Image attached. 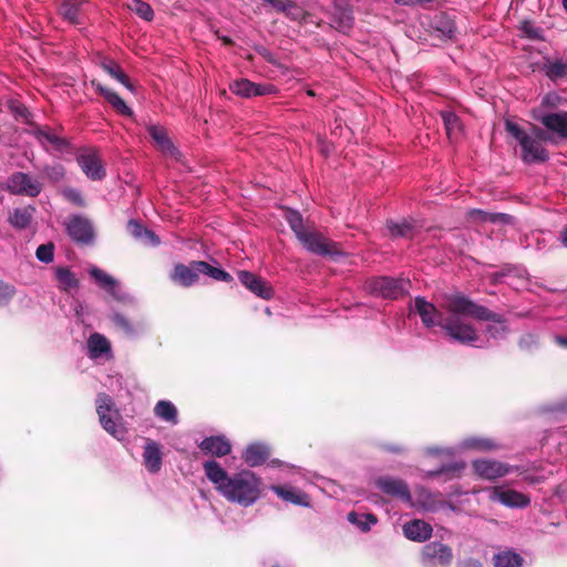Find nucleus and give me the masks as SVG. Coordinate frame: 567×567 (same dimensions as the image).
I'll list each match as a JSON object with an SVG mask.
<instances>
[{"mask_svg": "<svg viewBox=\"0 0 567 567\" xmlns=\"http://www.w3.org/2000/svg\"><path fill=\"white\" fill-rule=\"evenodd\" d=\"M230 91L241 97H254L274 94L277 92L276 87L269 83H254L247 79L234 81L229 85Z\"/></svg>", "mask_w": 567, "mask_h": 567, "instance_id": "obj_13", "label": "nucleus"}, {"mask_svg": "<svg viewBox=\"0 0 567 567\" xmlns=\"http://www.w3.org/2000/svg\"><path fill=\"white\" fill-rule=\"evenodd\" d=\"M18 114H19L20 116L25 117L27 110H25V109H22V110H20V109H19Z\"/></svg>", "mask_w": 567, "mask_h": 567, "instance_id": "obj_59", "label": "nucleus"}, {"mask_svg": "<svg viewBox=\"0 0 567 567\" xmlns=\"http://www.w3.org/2000/svg\"><path fill=\"white\" fill-rule=\"evenodd\" d=\"M524 558L516 551L507 549L493 556L494 567H523Z\"/></svg>", "mask_w": 567, "mask_h": 567, "instance_id": "obj_30", "label": "nucleus"}, {"mask_svg": "<svg viewBox=\"0 0 567 567\" xmlns=\"http://www.w3.org/2000/svg\"><path fill=\"white\" fill-rule=\"evenodd\" d=\"M377 486L385 494L398 497L401 501H411L408 485L401 480L393 477H381L377 481Z\"/></svg>", "mask_w": 567, "mask_h": 567, "instance_id": "obj_18", "label": "nucleus"}, {"mask_svg": "<svg viewBox=\"0 0 567 567\" xmlns=\"http://www.w3.org/2000/svg\"><path fill=\"white\" fill-rule=\"evenodd\" d=\"M35 136L43 146L51 145L56 151H62L66 146L63 138L50 131L38 130Z\"/></svg>", "mask_w": 567, "mask_h": 567, "instance_id": "obj_37", "label": "nucleus"}, {"mask_svg": "<svg viewBox=\"0 0 567 567\" xmlns=\"http://www.w3.org/2000/svg\"><path fill=\"white\" fill-rule=\"evenodd\" d=\"M80 6L78 2L62 0L59 12L69 22L79 23Z\"/></svg>", "mask_w": 567, "mask_h": 567, "instance_id": "obj_41", "label": "nucleus"}, {"mask_svg": "<svg viewBox=\"0 0 567 567\" xmlns=\"http://www.w3.org/2000/svg\"><path fill=\"white\" fill-rule=\"evenodd\" d=\"M472 465L477 476L488 481L502 478L514 471L513 466L491 458L475 460Z\"/></svg>", "mask_w": 567, "mask_h": 567, "instance_id": "obj_12", "label": "nucleus"}, {"mask_svg": "<svg viewBox=\"0 0 567 567\" xmlns=\"http://www.w3.org/2000/svg\"><path fill=\"white\" fill-rule=\"evenodd\" d=\"M348 520L362 532L370 530V528L378 522L373 514H358L354 512L348 514Z\"/></svg>", "mask_w": 567, "mask_h": 567, "instance_id": "obj_39", "label": "nucleus"}, {"mask_svg": "<svg viewBox=\"0 0 567 567\" xmlns=\"http://www.w3.org/2000/svg\"><path fill=\"white\" fill-rule=\"evenodd\" d=\"M432 526L424 520L413 519L403 525L404 536L413 542H425L432 535Z\"/></svg>", "mask_w": 567, "mask_h": 567, "instance_id": "obj_20", "label": "nucleus"}, {"mask_svg": "<svg viewBox=\"0 0 567 567\" xmlns=\"http://www.w3.org/2000/svg\"><path fill=\"white\" fill-rule=\"evenodd\" d=\"M270 489L285 502L303 507L310 506L309 496L296 487L289 485H272Z\"/></svg>", "mask_w": 567, "mask_h": 567, "instance_id": "obj_19", "label": "nucleus"}, {"mask_svg": "<svg viewBox=\"0 0 567 567\" xmlns=\"http://www.w3.org/2000/svg\"><path fill=\"white\" fill-rule=\"evenodd\" d=\"M353 22V17L349 10L340 11L339 16L334 18V25L341 32H347Z\"/></svg>", "mask_w": 567, "mask_h": 567, "instance_id": "obj_45", "label": "nucleus"}, {"mask_svg": "<svg viewBox=\"0 0 567 567\" xmlns=\"http://www.w3.org/2000/svg\"><path fill=\"white\" fill-rule=\"evenodd\" d=\"M567 12V0H559Z\"/></svg>", "mask_w": 567, "mask_h": 567, "instance_id": "obj_60", "label": "nucleus"}, {"mask_svg": "<svg viewBox=\"0 0 567 567\" xmlns=\"http://www.w3.org/2000/svg\"><path fill=\"white\" fill-rule=\"evenodd\" d=\"M442 118H443L449 138L451 141L456 140L462 132V124L460 122V118L452 112H443Z\"/></svg>", "mask_w": 567, "mask_h": 567, "instance_id": "obj_36", "label": "nucleus"}, {"mask_svg": "<svg viewBox=\"0 0 567 567\" xmlns=\"http://www.w3.org/2000/svg\"><path fill=\"white\" fill-rule=\"evenodd\" d=\"M44 173L51 181L58 182L64 176V168L60 164H56L45 167Z\"/></svg>", "mask_w": 567, "mask_h": 567, "instance_id": "obj_48", "label": "nucleus"}, {"mask_svg": "<svg viewBox=\"0 0 567 567\" xmlns=\"http://www.w3.org/2000/svg\"><path fill=\"white\" fill-rule=\"evenodd\" d=\"M423 508L426 509V511H434L435 507L432 503H423Z\"/></svg>", "mask_w": 567, "mask_h": 567, "instance_id": "obj_58", "label": "nucleus"}, {"mask_svg": "<svg viewBox=\"0 0 567 567\" xmlns=\"http://www.w3.org/2000/svg\"><path fill=\"white\" fill-rule=\"evenodd\" d=\"M238 278L247 289L258 297L264 299H269L271 297V288L256 275L249 271H240Z\"/></svg>", "mask_w": 567, "mask_h": 567, "instance_id": "obj_21", "label": "nucleus"}, {"mask_svg": "<svg viewBox=\"0 0 567 567\" xmlns=\"http://www.w3.org/2000/svg\"><path fill=\"white\" fill-rule=\"evenodd\" d=\"M89 274L101 288L107 290L110 293L117 298L115 292L117 281L112 276L97 268L96 266H91L89 268Z\"/></svg>", "mask_w": 567, "mask_h": 567, "instance_id": "obj_31", "label": "nucleus"}, {"mask_svg": "<svg viewBox=\"0 0 567 567\" xmlns=\"http://www.w3.org/2000/svg\"><path fill=\"white\" fill-rule=\"evenodd\" d=\"M302 246L310 252L320 256H340L341 251L338 244L329 240L318 231L307 229L302 236L298 238Z\"/></svg>", "mask_w": 567, "mask_h": 567, "instance_id": "obj_9", "label": "nucleus"}, {"mask_svg": "<svg viewBox=\"0 0 567 567\" xmlns=\"http://www.w3.org/2000/svg\"><path fill=\"white\" fill-rule=\"evenodd\" d=\"M453 560L451 547L441 542L426 544L421 551L423 567H449Z\"/></svg>", "mask_w": 567, "mask_h": 567, "instance_id": "obj_8", "label": "nucleus"}, {"mask_svg": "<svg viewBox=\"0 0 567 567\" xmlns=\"http://www.w3.org/2000/svg\"><path fill=\"white\" fill-rule=\"evenodd\" d=\"M447 309L452 312V318L444 324L445 333L463 344H470L476 348L487 346V339L482 337L471 324L468 319L487 321L485 328L488 339L498 340L506 336L508 329L501 315H497L486 307L480 306L466 297H456L450 300Z\"/></svg>", "mask_w": 567, "mask_h": 567, "instance_id": "obj_1", "label": "nucleus"}, {"mask_svg": "<svg viewBox=\"0 0 567 567\" xmlns=\"http://www.w3.org/2000/svg\"><path fill=\"white\" fill-rule=\"evenodd\" d=\"M271 4L277 11L284 12L292 20H300L305 17L303 9L291 0H264Z\"/></svg>", "mask_w": 567, "mask_h": 567, "instance_id": "obj_27", "label": "nucleus"}, {"mask_svg": "<svg viewBox=\"0 0 567 567\" xmlns=\"http://www.w3.org/2000/svg\"><path fill=\"white\" fill-rule=\"evenodd\" d=\"M371 293L384 298L395 299L405 291V282L393 278L382 277L371 280L368 284Z\"/></svg>", "mask_w": 567, "mask_h": 567, "instance_id": "obj_15", "label": "nucleus"}, {"mask_svg": "<svg viewBox=\"0 0 567 567\" xmlns=\"http://www.w3.org/2000/svg\"><path fill=\"white\" fill-rule=\"evenodd\" d=\"M388 229L393 237H410L412 236V226L408 221L402 223H388Z\"/></svg>", "mask_w": 567, "mask_h": 567, "instance_id": "obj_44", "label": "nucleus"}, {"mask_svg": "<svg viewBox=\"0 0 567 567\" xmlns=\"http://www.w3.org/2000/svg\"><path fill=\"white\" fill-rule=\"evenodd\" d=\"M112 321L113 323L115 324V327L121 330L123 333H125L126 336H133L134 334V328L133 326L130 323V321L123 317L122 315L120 313H114L112 316Z\"/></svg>", "mask_w": 567, "mask_h": 567, "instance_id": "obj_47", "label": "nucleus"}, {"mask_svg": "<svg viewBox=\"0 0 567 567\" xmlns=\"http://www.w3.org/2000/svg\"><path fill=\"white\" fill-rule=\"evenodd\" d=\"M465 467V464L463 462L461 463H455L453 465H449V466H442L440 467L439 470L436 471H432V472H429V475L430 476H436L441 473H444V472H450V471H461Z\"/></svg>", "mask_w": 567, "mask_h": 567, "instance_id": "obj_52", "label": "nucleus"}, {"mask_svg": "<svg viewBox=\"0 0 567 567\" xmlns=\"http://www.w3.org/2000/svg\"><path fill=\"white\" fill-rule=\"evenodd\" d=\"M128 233L147 246H157L159 244L158 237L150 229L144 228L141 224L135 220H130L127 224Z\"/></svg>", "mask_w": 567, "mask_h": 567, "instance_id": "obj_26", "label": "nucleus"}, {"mask_svg": "<svg viewBox=\"0 0 567 567\" xmlns=\"http://www.w3.org/2000/svg\"><path fill=\"white\" fill-rule=\"evenodd\" d=\"M93 85L95 86L96 91L100 92L101 95L104 96V99L122 115H125V116H132L133 115V111L131 107H128L126 105V103L124 102V100L116 93L114 92L113 90L111 89H107L105 86H103L102 84L100 83H94L93 82Z\"/></svg>", "mask_w": 567, "mask_h": 567, "instance_id": "obj_25", "label": "nucleus"}, {"mask_svg": "<svg viewBox=\"0 0 567 567\" xmlns=\"http://www.w3.org/2000/svg\"><path fill=\"white\" fill-rule=\"evenodd\" d=\"M534 118L539 121L550 133L548 142L557 144L559 140L567 141V112H537Z\"/></svg>", "mask_w": 567, "mask_h": 567, "instance_id": "obj_7", "label": "nucleus"}, {"mask_svg": "<svg viewBox=\"0 0 567 567\" xmlns=\"http://www.w3.org/2000/svg\"><path fill=\"white\" fill-rule=\"evenodd\" d=\"M561 96H559L557 93H548L543 97L542 104L544 106L548 107H557L561 104Z\"/></svg>", "mask_w": 567, "mask_h": 567, "instance_id": "obj_50", "label": "nucleus"}, {"mask_svg": "<svg viewBox=\"0 0 567 567\" xmlns=\"http://www.w3.org/2000/svg\"><path fill=\"white\" fill-rule=\"evenodd\" d=\"M95 403L96 413L102 427L116 440H124L126 435V427L112 398L105 393H100Z\"/></svg>", "mask_w": 567, "mask_h": 567, "instance_id": "obj_5", "label": "nucleus"}, {"mask_svg": "<svg viewBox=\"0 0 567 567\" xmlns=\"http://www.w3.org/2000/svg\"><path fill=\"white\" fill-rule=\"evenodd\" d=\"M457 449L460 451L473 450L478 452H488L496 450L497 444L491 439L472 436L463 440L458 444Z\"/></svg>", "mask_w": 567, "mask_h": 567, "instance_id": "obj_29", "label": "nucleus"}, {"mask_svg": "<svg viewBox=\"0 0 567 567\" xmlns=\"http://www.w3.org/2000/svg\"><path fill=\"white\" fill-rule=\"evenodd\" d=\"M506 131L517 141L522 148V159L524 163H543L548 161L549 155L543 146L542 141H547V134L539 127L534 126V136L527 134L516 123L507 120L505 122Z\"/></svg>", "mask_w": 567, "mask_h": 567, "instance_id": "obj_3", "label": "nucleus"}, {"mask_svg": "<svg viewBox=\"0 0 567 567\" xmlns=\"http://www.w3.org/2000/svg\"><path fill=\"white\" fill-rule=\"evenodd\" d=\"M64 195L69 200L73 202L80 206H82L84 204L81 193L76 189H73V188L65 189Z\"/></svg>", "mask_w": 567, "mask_h": 567, "instance_id": "obj_51", "label": "nucleus"}, {"mask_svg": "<svg viewBox=\"0 0 567 567\" xmlns=\"http://www.w3.org/2000/svg\"><path fill=\"white\" fill-rule=\"evenodd\" d=\"M544 68L546 75L553 81L567 79V62L561 60H548Z\"/></svg>", "mask_w": 567, "mask_h": 567, "instance_id": "obj_35", "label": "nucleus"}, {"mask_svg": "<svg viewBox=\"0 0 567 567\" xmlns=\"http://www.w3.org/2000/svg\"><path fill=\"white\" fill-rule=\"evenodd\" d=\"M35 256L38 260H40L41 262H51L54 257V245L52 243L40 245L37 248Z\"/></svg>", "mask_w": 567, "mask_h": 567, "instance_id": "obj_46", "label": "nucleus"}, {"mask_svg": "<svg viewBox=\"0 0 567 567\" xmlns=\"http://www.w3.org/2000/svg\"><path fill=\"white\" fill-rule=\"evenodd\" d=\"M456 567H483V565L478 560L468 558L458 561Z\"/></svg>", "mask_w": 567, "mask_h": 567, "instance_id": "obj_53", "label": "nucleus"}, {"mask_svg": "<svg viewBox=\"0 0 567 567\" xmlns=\"http://www.w3.org/2000/svg\"><path fill=\"white\" fill-rule=\"evenodd\" d=\"M83 173L92 181H101L105 176L102 161L95 150H85L76 157Z\"/></svg>", "mask_w": 567, "mask_h": 567, "instance_id": "obj_14", "label": "nucleus"}, {"mask_svg": "<svg viewBox=\"0 0 567 567\" xmlns=\"http://www.w3.org/2000/svg\"><path fill=\"white\" fill-rule=\"evenodd\" d=\"M143 460L150 473H157L162 466V451L159 444L148 440L144 446Z\"/></svg>", "mask_w": 567, "mask_h": 567, "instance_id": "obj_24", "label": "nucleus"}, {"mask_svg": "<svg viewBox=\"0 0 567 567\" xmlns=\"http://www.w3.org/2000/svg\"><path fill=\"white\" fill-rule=\"evenodd\" d=\"M322 152L327 154L329 152V147L323 148Z\"/></svg>", "mask_w": 567, "mask_h": 567, "instance_id": "obj_62", "label": "nucleus"}, {"mask_svg": "<svg viewBox=\"0 0 567 567\" xmlns=\"http://www.w3.org/2000/svg\"><path fill=\"white\" fill-rule=\"evenodd\" d=\"M203 468L215 489L229 503L250 507L262 496L265 485L260 476L250 470L228 474L216 461H207Z\"/></svg>", "mask_w": 567, "mask_h": 567, "instance_id": "obj_2", "label": "nucleus"}, {"mask_svg": "<svg viewBox=\"0 0 567 567\" xmlns=\"http://www.w3.org/2000/svg\"><path fill=\"white\" fill-rule=\"evenodd\" d=\"M487 492L489 501L508 508H526L530 504L528 495L505 486H494L488 488Z\"/></svg>", "mask_w": 567, "mask_h": 567, "instance_id": "obj_10", "label": "nucleus"}, {"mask_svg": "<svg viewBox=\"0 0 567 567\" xmlns=\"http://www.w3.org/2000/svg\"><path fill=\"white\" fill-rule=\"evenodd\" d=\"M556 342L563 347H567V338L565 337H556Z\"/></svg>", "mask_w": 567, "mask_h": 567, "instance_id": "obj_57", "label": "nucleus"}, {"mask_svg": "<svg viewBox=\"0 0 567 567\" xmlns=\"http://www.w3.org/2000/svg\"><path fill=\"white\" fill-rule=\"evenodd\" d=\"M560 240H561V244L567 247V226L563 229V231L560 233Z\"/></svg>", "mask_w": 567, "mask_h": 567, "instance_id": "obj_56", "label": "nucleus"}, {"mask_svg": "<svg viewBox=\"0 0 567 567\" xmlns=\"http://www.w3.org/2000/svg\"><path fill=\"white\" fill-rule=\"evenodd\" d=\"M147 131L155 142L156 146L166 154L174 155L175 154V147L173 146L171 140L167 136L166 131L157 125H150L147 127Z\"/></svg>", "mask_w": 567, "mask_h": 567, "instance_id": "obj_28", "label": "nucleus"}, {"mask_svg": "<svg viewBox=\"0 0 567 567\" xmlns=\"http://www.w3.org/2000/svg\"><path fill=\"white\" fill-rule=\"evenodd\" d=\"M34 208L24 207L14 209L9 216V223L17 229H24L31 223Z\"/></svg>", "mask_w": 567, "mask_h": 567, "instance_id": "obj_32", "label": "nucleus"}, {"mask_svg": "<svg viewBox=\"0 0 567 567\" xmlns=\"http://www.w3.org/2000/svg\"><path fill=\"white\" fill-rule=\"evenodd\" d=\"M86 347L87 355L93 360L102 358L109 360L113 358L111 342L99 332H94L89 337Z\"/></svg>", "mask_w": 567, "mask_h": 567, "instance_id": "obj_17", "label": "nucleus"}, {"mask_svg": "<svg viewBox=\"0 0 567 567\" xmlns=\"http://www.w3.org/2000/svg\"><path fill=\"white\" fill-rule=\"evenodd\" d=\"M425 0H396L398 3H400L402 6H410V7L421 4Z\"/></svg>", "mask_w": 567, "mask_h": 567, "instance_id": "obj_55", "label": "nucleus"}, {"mask_svg": "<svg viewBox=\"0 0 567 567\" xmlns=\"http://www.w3.org/2000/svg\"><path fill=\"white\" fill-rule=\"evenodd\" d=\"M199 449L206 454L221 457L230 453L231 445L225 436H209L200 442Z\"/></svg>", "mask_w": 567, "mask_h": 567, "instance_id": "obj_22", "label": "nucleus"}, {"mask_svg": "<svg viewBox=\"0 0 567 567\" xmlns=\"http://www.w3.org/2000/svg\"><path fill=\"white\" fill-rule=\"evenodd\" d=\"M223 41H224L225 44H229L230 43V40L228 38H226V37L223 38Z\"/></svg>", "mask_w": 567, "mask_h": 567, "instance_id": "obj_61", "label": "nucleus"}, {"mask_svg": "<svg viewBox=\"0 0 567 567\" xmlns=\"http://www.w3.org/2000/svg\"><path fill=\"white\" fill-rule=\"evenodd\" d=\"M272 567H278V566H272Z\"/></svg>", "mask_w": 567, "mask_h": 567, "instance_id": "obj_63", "label": "nucleus"}, {"mask_svg": "<svg viewBox=\"0 0 567 567\" xmlns=\"http://www.w3.org/2000/svg\"><path fill=\"white\" fill-rule=\"evenodd\" d=\"M199 275L208 276L219 281H230L231 276L220 268L213 267L205 261H193L189 266L176 265L171 278L173 281L189 287L198 280Z\"/></svg>", "mask_w": 567, "mask_h": 567, "instance_id": "obj_4", "label": "nucleus"}, {"mask_svg": "<svg viewBox=\"0 0 567 567\" xmlns=\"http://www.w3.org/2000/svg\"><path fill=\"white\" fill-rule=\"evenodd\" d=\"M470 217L475 220H482V221H505L507 223L509 220V216L505 214H489L480 209H473L468 213Z\"/></svg>", "mask_w": 567, "mask_h": 567, "instance_id": "obj_43", "label": "nucleus"}, {"mask_svg": "<svg viewBox=\"0 0 567 567\" xmlns=\"http://www.w3.org/2000/svg\"><path fill=\"white\" fill-rule=\"evenodd\" d=\"M427 452L431 455H439V454H443V455H446V456H452L453 455V450H445V449H439V447H430L427 450Z\"/></svg>", "mask_w": 567, "mask_h": 567, "instance_id": "obj_54", "label": "nucleus"}, {"mask_svg": "<svg viewBox=\"0 0 567 567\" xmlns=\"http://www.w3.org/2000/svg\"><path fill=\"white\" fill-rule=\"evenodd\" d=\"M127 8L146 21H151L154 18L152 7L142 0H131Z\"/></svg>", "mask_w": 567, "mask_h": 567, "instance_id": "obj_42", "label": "nucleus"}, {"mask_svg": "<svg viewBox=\"0 0 567 567\" xmlns=\"http://www.w3.org/2000/svg\"><path fill=\"white\" fill-rule=\"evenodd\" d=\"M456 297L464 296L461 293L445 296L443 301L440 303L441 310L424 298L417 297L414 300V310L420 316L425 327L430 328L440 326L445 331L444 324L452 318V312L447 309V303L451 299Z\"/></svg>", "mask_w": 567, "mask_h": 567, "instance_id": "obj_6", "label": "nucleus"}, {"mask_svg": "<svg viewBox=\"0 0 567 567\" xmlns=\"http://www.w3.org/2000/svg\"><path fill=\"white\" fill-rule=\"evenodd\" d=\"M11 194L35 197L41 193V183L25 173H14L7 181Z\"/></svg>", "mask_w": 567, "mask_h": 567, "instance_id": "obj_11", "label": "nucleus"}, {"mask_svg": "<svg viewBox=\"0 0 567 567\" xmlns=\"http://www.w3.org/2000/svg\"><path fill=\"white\" fill-rule=\"evenodd\" d=\"M285 218L288 221L290 228L292 229V231L295 233L297 238L302 236L305 234V231L308 229L303 225L301 215L296 210H291V209L286 210Z\"/></svg>", "mask_w": 567, "mask_h": 567, "instance_id": "obj_40", "label": "nucleus"}, {"mask_svg": "<svg viewBox=\"0 0 567 567\" xmlns=\"http://www.w3.org/2000/svg\"><path fill=\"white\" fill-rule=\"evenodd\" d=\"M270 455V450L266 444L252 443L249 444L243 452L244 462L250 466L256 467L264 464Z\"/></svg>", "mask_w": 567, "mask_h": 567, "instance_id": "obj_23", "label": "nucleus"}, {"mask_svg": "<svg viewBox=\"0 0 567 567\" xmlns=\"http://www.w3.org/2000/svg\"><path fill=\"white\" fill-rule=\"evenodd\" d=\"M157 417L172 424H177V409L171 401H158L154 408Z\"/></svg>", "mask_w": 567, "mask_h": 567, "instance_id": "obj_33", "label": "nucleus"}, {"mask_svg": "<svg viewBox=\"0 0 567 567\" xmlns=\"http://www.w3.org/2000/svg\"><path fill=\"white\" fill-rule=\"evenodd\" d=\"M13 286L0 281V305L8 302L14 295Z\"/></svg>", "mask_w": 567, "mask_h": 567, "instance_id": "obj_49", "label": "nucleus"}, {"mask_svg": "<svg viewBox=\"0 0 567 567\" xmlns=\"http://www.w3.org/2000/svg\"><path fill=\"white\" fill-rule=\"evenodd\" d=\"M55 278L61 290H70L72 288H76L79 285L74 274L64 267H58L55 269Z\"/></svg>", "mask_w": 567, "mask_h": 567, "instance_id": "obj_38", "label": "nucleus"}, {"mask_svg": "<svg viewBox=\"0 0 567 567\" xmlns=\"http://www.w3.org/2000/svg\"><path fill=\"white\" fill-rule=\"evenodd\" d=\"M69 236L82 244H89L93 240L94 231L91 223L81 216H73L66 223Z\"/></svg>", "mask_w": 567, "mask_h": 567, "instance_id": "obj_16", "label": "nucleus"}, {"mask_svg": "<svg viewBox=\"0 0 567 567\" xmlns=\"http://www.w3.org/2000/svg\"><path fill=\"white\" fill-rule=\"evenodd\" d=\"M102 68L110 76L118 81L131 92H134V86L131 84L128 78L114 61H104L102 63Z\"/></svg>", "mask_w": 567, "mask_h": 567, "instance_id": "obj_34", "label": "nucleus"}]
</instances>
